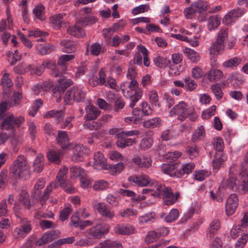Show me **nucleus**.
<instances>
[{"label":"nucleus","instance_id":"1","mask_svg":"<svg viewBox=\"0 0 248 248\" xmlns=\"http://www.w3.org/2000/svg\"><path fill=\"white\" fill-rule=\"evenodd\" d=\"M169 113L170 116H177V120L181 122L184 121L187 118H188L190 121L194 122L198 117L194 107L183 101H180L174 105L170 110Z\"/></svg>","mask_w":248,"mask_h":248},{"label":"nucleus","instance_id":"2","mask_svg":"<svg viewBox=\"0 0 248 248\" xmlns=\"http://www.w3.org/2000/svg\"><path fill=\"white\" fill-rule=\"evenodd\" d=\"M121 89L124 95L130 99L129 107L131 108L135 106L142 95L136 80L123 82L121 85Z\"/></svg>","mask_w":248,"mask_h":248},{"label":"nucleus","instance_id":"3","mask_svg":"<svg viewBox=\"0 0 248 248\" xmlns=\"http://www.w3.org/2000/svg\"><path fill=\"white\" fill-rule=\"evenodd\" d=\"M15 215L20 219V225L14 230V236L17 238H23L30 233L32 230V222L26 218H22L23 210L19 206L13 208Z\"/></svg>","mask_w":248,"mask_h":248},{"label":"nucleus","instance_id":"4","mask_svg":"<svg viewBox=\"0 0 248 248\" xmlns=\"http://www.w3.org/2000/svg\"><path fill=\"white\" fill-rule=\"evenodd\" d=\"M30 166L23 155H19L10 168V175L15 179H26L30 175Z\"/></svg>","mask_w":248,"mask_h":248},{"label":"nucleus","instance_id":"5","mask_svg":"<svg viewBox=\"0 0 248 248\" xmlns=\"http://www.w3.org/2000/svg\"><path fill=\"white\" fill-rule=\"evenodd\" d=\"M156 197H162L163 202L165 205H170L176 203L180 197L179 192H173L170 186H166L159 183H156Z\"/></svg>","mask_w":248,"mask_h":248},{"label":"nucleus","instance_id":"6","mask_svg":"<svg viewBox=\"0 0 248 248\" xmlns=\"http://www.w3.org/2000/svg\"><path fill=\"white\" fill-rule=\"evenodd\" d=\"M195 164L193 162L182 164L179 170H176L171 165H167L163 167L164 172L171 177L180 178L185 174L187 175L194 169Z\"/></svg>","mask_w":248,"mask_h":248},{"label":"nucleus","instance_id":"7","mask_svg":"<svg viewBox=\"0 0 248 248\" xmlns=\"http://www.w3.org/2000/svg\"><path fill=\"white\" fill-rule=\"evenodd\" d=\"M86 93L82 89L77 86H73L66 91L64 100L67 104H71L73 101L84 102L86 99Z\"/></svg>","mask_w":248,"mask_h":248},{"label":"nucleus","instance_id":"8","mask_svg":"<svg viewBox=\"0 0 248 248\" xmlns=\"http://www.w3.org/2000/svg\"><path fill=\"white\" fill-rule=\"evenodd\" d=\"M67 172V169L65 168L60 170L57 174L56 181L54 183H51L46 189L42 197L43 200H46L48 199L52 190L57 188L59 184H60L61 186H64V184L66 182Z\"/></svg>","mask_w":248,"mask_h":248},{"label":"nucleus","instance_id":"9","mask_svg":"<svg viewBox=\"0 0 248 248\" xmlns=\"http://www.w3.org/2000/svg\"><path fill=\"white\" fill-rule=\"evenodd\" d=\"M24 121V117L22 116L17 117L13 115L7 116L1 123V128L2 130H12L13 131L15 127L19 126Z\"/></svg>","mask_w":248,"mask_h":248},{"label":"nucleus","instance_id":"10","mask_svg":"<svg viewBox=\"0 0 248 248\" xmlns=\"http://www.w3.org/2000/svg\"><path fill=\"white\" fill-rule=\"evenodd\" d=\"M94 210L102 217L112 219L115 216L113 210L102 202H96L93 204Z\"/></svg>","mask_w":248,"mask_h":248},{"label":"nucleus","instance_id":"11","mask_svg":"<svg viewBox=\"0 0 248 248\" xmlns=\"http://www.w3.org/2000/svg\"><path fill=\"white\" fill-rule=\"evenodd\" d=\"M130 182L134 183L140 186H152L155 188L156 183L158 182L151 179L148 175L146 174H140L139 175H134L128 178Z\"/></svg>","mask_w":248,"mask_h":248},{"label":"nucleus","instance_id":"12","mask_svg":"<svg viewBox=\"0 0 248 248\" xmlns=\"http://www.w3.org/2000/svg\"><path fill=\"white\" fill-rule=\"evenodd\" d=\"M246 13V10L241 8H237L228 12L223 18V22L227 25L234 23L236 19L242 16Z\"/></svg>","mask_w":248,"mask_h":248},{"label":"nucleus","instance_id":"13","mask_svg":"<svg viewBox=\"0 0 248 248\" xmlns=\"http://www.w3.org/2000/svg\"><path fill=\"white\" fill-rule=\"evenodd\" d=\"M57 78V77H56ZM59 78L57 79L58 83L53 89L54 93L57 92L59 94L63 93L66 88L73 84V82L71 79L67 78L65 76L62 75V73L59 71Z\"/></svg>","mask_w":248,"mask_h":248},{"label":"nucleus","instance_id":"14","mask_svg":"<svg viewBox=\"0 0 248 248\" xmlns=\"http://www.w3.org/2000/svg\"><path fill=\"white\" fill-rule=\"evenodd\" d=\"M97 79L100 82V85H104L106 87L115 89L116 87L115 79L110 76L107 77L104 68H101L98 74Z\"/></svg>","mask_w":248,"mask_h":248},{"label":"nucleus","instance_id":"15","mask_svg":"<svg viewBox=\"0 0 248 248\" xmlns=\"http://www.w3.org/2000/svg\"><path fill=\"white\" fill-rule=\"evenodd\" d=\"M238 205V198L235 194H231L225 202V210L226 215L232 216L235 212Z\"/></svg>","mask_w":248,"mask_h":248},{"label":"nucleus","instance_id":"16","mask_svg":"<svg viewBox=\"0 0 248 248\" xmlns=\"http://www.w3.org/2000/svg\"><path fill=\"white\" fill-rule=\"evenodd\" d=\"M108 232V229L105 230L103 229L101 226L98 225L87 230L84 234L86 238L90 239H100L105 233Z\"/></svg>","mask_w":248,"mask_h":248},{"label":"nucleus","instance_id":"17","mask_svg":"<svg viewBox=\"0 0 248 248\" xmlns=\"http://www.w3.org/2000/svg\"><path fill=\"white\" fill-rule=\"evenodd\" d=\"M116 234L120 235H130L134 233L135 228L134 226L128 223L117 224L113 228Z\"/></svg>","mask_w":248,"mask_h":248},{"label":"nucleus","instance_id":"18","mask_svg":"<svg viewBox=\"0 0 248 248\" xmlns=\"http://www.w3.org/2000/svg\"><path fill=\"white\" fill-rule=\"evenodd\" d=\"M58 144L63 149H71L73 145L70 143L69 138L67 132L59 131L56 139Z\"/></svg>","mask_w":248,"mask_h":248},{"label":"nucleus","instance_id":"19","mask_svg":"<svg viewBox=\"0 0 248 248\" xmlns=\"http://www.w3.org/2000/svg\"><path fill=\"white\" fill-rule=\"evenodd\" d=\"M93 159V167L95 169L101 170L107 169L108 165L107 164L106 158L101 152H97L95 153Z\"/></svg>","mask_w":248,"mask_h":248},{"label":"nucleus","instance_id":"20","mask_svg":"<svg viewBox=\"0 0 248 248\" xmlns=\"http://www.w3.org/2000/svg\"><path fill=\"white\" fill-rule=\"evenodd\" d=\"M60 45L62 46V51L66 53H74L77 49L76 42L69 39L62 40Z\"/></svg>","mask_w":248,"mask_h":248},{"label":"nucleus","instance_id":"21","mask_svg":"<svg viewBox=\"0 0 248 248\" xmlns=\"http://www.w3.org/2000/svg\"><path fill=\"white\" fill-rule=\"evenodd\" d=\"M65 112L63 109H53L47 111L44 115V118L55 119L57 123L61 122L64 116Z\"/></svg>","mask_w":248,"mask_h":248},{"label":"nucleus","instance_id":"22","mask_svg":"<svg viewBox=\"0 0 248 248\" xmlns=\"http://www.w3.org/2000/svg\"><path fill=\"white\" fill-rule=\"evenodd\" d=\"M133 161L140 167L149 168L152 164L151 158L145 155H135Z\"/></svg>","mask_w":248,"mask_h":248},{"label":"nucleus","instance_id":"23","mask_svg":"<svg viewBox=\"0 0 248 248\" xmlns=\"http://www.w3.org/2000/svg\"><path fill=\"white\" fill-rule=\"evenodd\" d=\"M153 62L155 65L159 68H163L169 66L170 70L173 69V65L171 64L169 59L166 58L157 56L154 58Z\"/></svg>","mask_w":248,"mask_h":248},{"label":"nucleus","instance_id":"24","mask_svg":"<svg viewBox=\"0 0 248 248\" xmlns=\"http://www.w3.org/2000/svg\"><path fill=\"white\" fill-rule=\"evenodd\" d=\"M86 114L84 116L88 120L96 119L100 115V111L93 106L88 105L85 107Z\"/></svg>","mask_w":248,"mask_h":248},{"label":"nucleus","instance_id":"25","mask_svg":"<svg viewBox=\"0 0 248 248\" xmlns=\"http://www.w3.org/2000/svg\"><path fill=\"white\" fill-rule=\"evenodd\" d=\"M81 24L77 22L75 26L69 27L67 29L68 33L77 37H83L85 35V32L80 27Z\"/></svg>","mask_w":248,"mask_h":248},{"label":"nucleus","instance_id":"26","mask_svg":"<svg viewBox=\"0 0 248 248\" xmlns=\"http://www.w3.org/2000/svg\"><path fill=\"white\" fill-rule=\"evenodd\" d=\"M18 201L20 203V205L17 204H15V206H19L20 208H22L23 211L24 209L22 208V206H24L26 208L30 209L31 206L30 201L29 199V195L28 193L25 190H22L19 195L18 197Z\"/></svg>","mask_w":248,"mask_h":248},{"label":"nucleus","instance_id":"27","mask_svg":"<svg viewBox=\"0 0 248 248\" xmlns=\"http://www.w3.org/2000/svg\"><path fill=\"white\" fill-rule=\"evenodd\" d=\"M206 76L210 81L215 82L223 77V73L220 70L212 68L208 71Z\"/></svg>","mask_w":248,"mask_h":248},{"label":"nucleus","instance_id":"28","mask_svg":"<svg viewBox=\"0 0 248 248\" xmlns=\"http://www.w3.org/2000/svg\"><path fill=\"white\" fill-rule=\"evenodd\" d=\"M65 16V14L61 13L55 15L50 17V21L52 24V28L54 30H58L61 28L62 24L64 21V16Z\"/></svg>","mask_w":248,"mask_h":248},{"label":"nucleus","instance_id":"29","mask_svg":"<svg viewBox=\"0 0 248 248\" xmlns=\"http://www.w3.org/2000/svg\"><path fill=\"white\" fill-rule=\"evenodd\" d=\"M244 80V78L242 75L237 72L231 73L227 79L228 83H232L234 86L242 84Z\"/></svg>","mask_w":248,"mask_h":248},{"label":"nucleus","instance_id":"30","mask_svg":"<svg viewBox=\"0 0 248 248\" xmlns=\"http://www.w3.org/2000/svg\"><path fill=\"white\" fill-rule=\"evenodd\" d=\"M84 154L83 146L81 145H77L73 148L72 159L75 161H81L83 158Z\"/></svg>","mask_w":248,"mask_h":248},{"label":"nucleus","instance_id":"31","mask_svg":"<svg viewBox=\"0 0 248 248\" xmlns=\"http://www.w3.org/2000/svg\"><path fill=\"white\" fill-rule=\"evenodd\" d=\"M162 123L160 118L155 117L144 122L143 125L147 128H155L160 127Z\"/></svg>","mask_w":248,"mask_h":248},{"label":"nucleus","instance_id":"32","mask_svg":"<svg viewBox=\"0 0 248 248\" xmlns=\"http://www.w3.org/2000/svg\"><path fill=\"white\" fill-rule=\"evenodd\" d=\"M220 226V222L219 219H215L210 223L208 229V233L207 235L211 238L213 235L217 233L219 230Z\"/></svg>","mask_w":248,"mask_h":248},{"label":"nucleus","instance_id":"33","mask_svg":"<svg viewBox=\"0 0 248 248\" xmlns=\"http://www.w3.org/2000/svg\"><path fill=\"white\" fill-rule=\"evenodd\" d=\"M225 49L224 43L216 39L210 47V53L212 54L217 55L220 52Z\"/></svg>","mask_w":248,"mask_h":248},{"label":"nucleus","instance_id":"34","mask_svg":"<svg viewBox=\"0 0 248 248\" xmlns=\"http://www.w3.org/2000/svg\"><path fill=\"white\" fill-rule=\"evenodd\" d=\"M205 137V129L202 125L199 126L194 131L192 140L194 142L202 140Z\"/></svg>","mask_w":248,"mask_h":248},{"label":"nucleus","instance_id":"35","mask_svg":"<svg viewBox=\"0 0 248 248\" xmlns=\"http://www.w3.org/2000/svg\"><path fill=\"white\" fill-rule=\"evenodd\" d=\"M96 248H123L122 243L117 241H105L100 243Z\"/></svg>","mask_w":248,"mask_h":248},{"label":"nucleus","instance_id":"36","mask_svg":"<svg viewBox=\"0 0 248 248\" xmlns=\"http://www.w3.org/2000/svg\"><path fill=\"white\" fill-rule=\"evenodd\" d=\"M236 185V179L231 176L228 179L224 180L222 182L221 186L219 187L218 190H221V188L233 189Z\"/></svg>","mask_w":248,"mask_h":248},{"label":"nucleus","instance_id":"37","mask_svg":"<svg viewBox=\"0 0 248 248\" xmlns=\"http://www.w3.org/2000/svg\"><path fill=\"white\" fill-rule=\"evenodd\" d=\"M75 58L73 55H63L61 56L58 62L59 69L61 68L62 70H65L66 67V63L74 59Z\"/></svg>","mask_w":248,"mask_h":248},{"label":"nucleus","instance_id":"38","mask_svg":"<svg viewBox=\"0 0 248 248\" xmlns=\"http://www.w3.org/2000/svg\"><path fill=\"white\" fill-rule=\"evenodd\" d=\"M44 157L42 154H39L35 158L33 163L34 170L37 172H41L44 169Z\"/></svg>","mask_w":248,"mask_h":248},{"label":"nucleus","instance_id":"39","mask_svg":"<svg viewBox=\"0 0 248 248\" xmlns=\"http://www.w3.org/2000/svg\"><path fill=\"white\" fill-rule=\"evenodd\" d=\"M241 62L240 58L235 57L224 61L222 63V66L225 68H233L238 66Z\"/></svg>","mask_w":248,"mask_h":248},{"label":"nucleus","instance_id":"40","mask_svg":"<svg viewBox=\"0 0 248 248\" xmlns=\"http://www.w3.org/2000/svg\"><path fill=\"white\" fill-rule=\"evenodd\" d=\"M227 157L221 153L218 155H216L215 157L213 163V167L215 171H217L220 168L222 163L226 160Z\"/></svg>","mask_w":248,"mask_h":248},{"label":"nucleus","instance_id":"41","mask_svg":"<svg viewBox=\"0 0 248 248\" xmlns=\"http://www.w3.org/2000/svg\"><path fill=\"white\" fill-rule=\"evenodd\" d=\"M48 159L57 164L61 162V152L58 151L51 150L48 152L47 155Z\"/></svg>","mask_w":248,"mask_h":248},{"label":"nucleus","instance_id":"42","mask_svg":"<svg viewBox=\"0 0 248 248\" xmlns=\"http://www.w3.org/2000/svg\"><path fill=\"white\" fill-rule=\"evenodd\" d=\"M42 67L47 68H51L53 69L51 75L53 77H57L59 74V67L57 66L54 65L53 62L48 60H45L42 63Z\"/></svg>","mask_w":248,"mask_h":248},{"label":"nucleus","instance_id":"43","mask_svg":"<svg viewBox=\"0 0 248 248\" xmlns=\"http://www.w3.org/2000/svg\"><path fill=\"white\" fill-rule=\"evenodd\" d=\"M124 168V163L121 162L116 165H108L106 170H109L113 175H117L119 174Z\"/></svg>","mask_w":248,"mask_h":248},{"label":"nucleus","instance_id":"44","mask_svg":"<svg viewBox=\"0 0 248 248\" xmlns=\"http://www.w3.org/2000/svg\"><path fill=\"white\" fill-rule=\"evenodd\" d=\"M37 49L42 55L50 53L55 48L54 46L51 44L38 45L37 46Z\"/></svg>","mask_w":248,"mask_h":248},{"label":"nucleus","instance_id":"45","mask_svg":"<svg viewBox=\"0 0 248 248\" xmlns=\"http://www.w3.org/2000/svg\"><path fill=\"white\" fill-rule=\"evenodd\" d=\"M155 217V212H150L143 216H140L139 218V222L140 224L144 223H148L153 222Z\"/></svg>","mask_w":248,"mask_h":248},{"label":"nucleus","instance_id":"46","mask_svg":"<svg viewBox=\"0 0 248 248\" xmlns=\"http://www.w3.org/2000/svg\"><path fill=\"white\" fill-rule=\"evenodd\" d=\"M139 52L142 53L143 55V64L148 67L150 65V62L148 58V51L146 48L142 45H138L137 46Z\"/></svg>","mask_w":248,"mask_h":248},{"label":"nucleus","instance_id":"47","mask_svg":"<svg viewBox=\"0 0 248 248\" xmlns=\"http://www.w3.org/2000/svg\"><path fill=\"white\" fill-rule=\"evenodd\" d=\"M120 216L123 218L136 217L137 215V210L133 208H127L119 212Z\"/></svg>","mask_w":248,"mask_h":248},{"label":"nucleus","instance_id":"48","mask_svg":"<svg viewBox=\"0 0 248 248\" xmlns=\"http://www.w3.org/2000/svg\"><path fill=\"white\" fill-rule=\"evenodd\" d=\"M220 25V20L216 16H213L208 19V29L210 31L216 29Z\"/></svg>","mask_w":248,"mask_h":248},{"label":"nucleus","instance_id":"49","mask_svg":"<svg viewBox=\"0 0 248 248\" xmlns=\"http://www.w3.org/2000/svg\"><path fill=\"white\" fill-rule=\"evenodd\" d=\"M185 53L188 59L193 62H197L200 60V56L194 50L190 48H186Z\"/></svg>","mask_w":248,"mask_h":248},{"label":"nucleus","instance_id":"50","mask_svg":"<svg viewBox=\"0 0 248 248\" xmlns=\"http://www.w3.org/2000/svg\"><path fill=\"white\" fill-rule=\"evenodd\" d=\"M211 89L217 100H220L222 98L223 93L219 84H213L211 86Z\"/></svg>","mask_w":248,"mask_h":248},{"label":"nucleus","instance_id":"51","mask_svg":"<svg viewBox=\"0 0 248 248\" xmlns=\"http://www.w3.org/2000/svg\"><path fill=\"white\" fill-rule=\"evenodd\" d=\"M44 10L45 7L42 4H39L34 7L33 13L38 19L43 20L44 19Z\"/></svg>","mask_w":248,"mask_h":248},{"label":"nucleus","instance_id":"52","mask_svg":"<svg viewBox=\"0 0 248 248\" xmlns=\"http://www.w3.org/2000/svg\"><path fill=\"white\" fill-rule=\"evenodd\" d=\"M179 211L177 209H172L169 215L165 217V220L168 223H170L175 221L178 217Z\"/></svg>","mask_w":248,"mask_h":248},{"label":"nucleus","instance_id":"53","mask_svg":"<svg viewBox=\"0 0 248 248\" xmlns=\"http://www.w3.org/2000/svg\"><path fill=\"white\" fill-rule=\"evenodd\" d=\"M108 182L104 180H100L96 181L93 184V189L95 190H103L108 187Z\"/></svg>","mask_w":248,"mask_h":248},{"label":"nucleus","instance_id":"54","mask_svg":"<svg viewBox=\"0 0 248 248\" xmlns=\"http://www.w3.org/2000/svg\"><path fill=\"white\" fill-rule=\"evenodd\" d=\"M248 241V233H244L239 238L234 245L235 248H244Z\"/></svg>","mask_w":248,"mask_h":248},{"label":"nucleus","instance_id":"55","mask_svg":"<svg viewBox=\"0 0 248 248\" xmlns=\"http://www.w3.org/2000/svg\"><path fill=\"white\" fill-rule=\"evenodd\" d=\"M45 185V182L43 179H39L36 182L34 187V197L36 198L37 196H39L40 195V190L42 189Z\"/></svg>","mask_w":248,"mask_h":248},{"label":"nucleus","instance_id":"56","mask_svg":"<svg viewBox=\"0 0 248 248\" xmlns=\"http://www.w3.org/2000/svg\"><path fill=\"white\" fill-rule=\"evenodd\" d=\"M132 108V114L134 116V118H135V120L137 121L139 124L143 119V117L145 115L143 114L140 108L134 107Z\"/></svg>","mask_w":248,"mask_h":248},{"label":"nucleus","instance_id":"57","mask_svg":"<svg viewBox=\"0 0 248 248\" xmlns=\"http://www.w3.org/2000/svg\"><path fill=\"white\" fill-rule=\"evenodd\" d=\"M52 240V235L50 233H45L42 237L36 242V245L38 246L44 245Z\"/></svg>","mask_w":248,"mask_h":248},{"label":"nucleus","instance_id":"58","mask_svg":"<svg viewBox=\"0 0 248 248\" xmlns=\"http://www.w3.org/2000/svg\"><path fill=\"white\" fill-rule=\"evenodd\" d=\"M184 81L185 83V88L188 91H192L195 89L197 87V84L196 82L190 77L185 78Z\"/></svg>","mask_w":248,"mask_h":248},{"label":"nucleus","instance_id":"59","mask_svg":"<svg viewBox=\"0 0 248 248\" xmlns=\"http://www.w3.org/2000/svg\"><path fill=\"white\" fill-rule=\"evenodd\" d=\"M212 143L214 148L217 151L219 152H221L224 148L223 140L222 138L217 137L214 138L213 140Z\"/></svg>","mask_w":248,"mask_h":248},{"label":"nucleus","instance_id":"60","mask_svg":"<svg viewBox=\"0 0 248 248\" xmlns=\"http://www.w3.org/2000/svg\"><path fill=\"white\" fill-rule=\"evenodd\" d=\"M70 172L71 173V177H77L83 176L84 170L80 167L73 166L70 168Z\"/></svg>","mask_w":248,"mask_h":248},{"label":"nucleus","instance_id":"61","mask_svg":"<svg viewBox=\"0 0 248 248\" xmlns=\"http://www.w3.org/2000/svg\"><path fill=\"white\" fill-rule=\"evenodd\" d=\"M148 95L150 103L155 106L159 107L158 96L157 92L155 90L151 91L149 93Z\"/></svg>","mask_w":248,"mask_h":248},{"label":"nucleus","instance_id":"62","mask_svg":"<svg viewBox=\"0 0 248 248\" xmlns=\"http://www.w3.org/2000/svg\"><path fill=\"white\" fill-rule=\"evenodd\" d=\"M96 21L97 19L95 16H87L78 22L81 24V26H87L93 24Z\"/></svg>","mask_w":248,"mask_h":248},{"label":"nucleus","instance_id":"63","mask_svg":"<svg viewBox=\"0 0 248 248\" xmlns=\"http://www.w3.org/2000/svg\"><path fill=\"white\" fill-rule=\"evenodd\" d=\"M140 106L141 110L145 116L150 115L153 113V110L147 102H142Z\"/></svg>","mask_w":248,"mask_h":248},{"label":"nucleus","instance_id":"64","mask_svg":"<svg viewBox=\"0 0 248 248\" xmlns=\"http://www.w3.org/2000/svg\"><path fill=\"white\" fill-rule=\"evenodd\" d=\"M209 176L208 171L204 170H199L195 171L194 173L195 179L199 181H202L204 180Z\"/></svg>","mask_w":248,"mask_h":248}]
</instances>
